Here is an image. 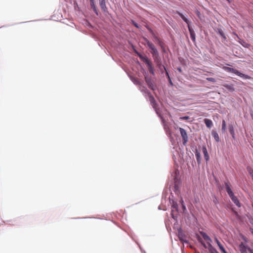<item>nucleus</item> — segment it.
Wrapping results in <instances>:
<instances>
[{
  "mask_svg": "<svg viewBox=\"0 0 253 253\" xmlns=\"http://www.w3.org/2000/svg\"><path fill=\"white\" fill-rule=\"evenodd\" d=\"M222 69L226 71V72H230V73H233L235 74H236V75L241 77V78H243L244 79H252V78L247 75H245L244 74H243L241 72H240L238 70L235 69H234V68H230V67H226V66H224L222 67Z\"/></svg>",
  "mask_w": 253,
  "mask_h": 253,
  "instance_id": "1",
  "label": "nucleus"
},
{
  "mask_svg": "<svg viewBox=\"0 0 253 253\" xmlns=\"http://www.w3.org/2000/svg\"><path fill=\"white\" fill-rule=\"evenodd\" d=\"M144 41L146 42L147 46L151 50V53L153 55L154 60H158L159 59L158 58V51L157 49L156 48L154 44L150 42L146 38H144Z\"/></svg>",
  "mask_w": 253,
  "mask_h": 253,
  "instance_id": "2",
  "label": "nucleus"
},
{
  "mask_svg": "<svg viewBox=\"0 0 253 253\" xmlns=\"http://www.w3.org/2000/svg\"><path fill=\"white\" fill-rule=\"evenodd\" d=\"M139 57L147 65L149 72L152 75H154V70L152 66L151 60L149 59L147 57H142L141 56H139Z\"/></svg>",
  "mask_w": 253,
  "mask_h": 253,
  "instance_id": "3",
  "label": "nucleus"
},
{
  "mask_svg": "<svg viewBox=\"0 0 253 253\" xmlns=\"http://www.w3.org/2000/svg\"><path fill=\"white\" fill-rule=\"evenodd\" d=\"M198 241L202 244V245L205 249H208L210 253H219L217 250L211 245V243H209V246H207L201 238H199Z\"/></svg>",
  "mask_w": 253,
  "mask_h": 253,
  "instance_id": "4",
  "label": "nucleus"
},
{
  "mask_svg": "<svg viewBox=\"0 0 253 253\" xmlns=\"http://www.w3.org/2000/svg\"><path fill=\"white\" fill-rule=\"evenodd\" d=\"M158 58H159V59L158 60H154L155 62L157 64V65L158 67L161 70L162 73L163 72V69L165 70V71L166 72V74H167V76L168 77V78H169V80L170 81V83L172 84V82H171V81L170 80V79L169 78V73L167 71L164 65H162L161 61V58H160V57L159 55H158Z\"/></svg>",
  "mask_w": 253,
  "mask_h": 253,
  "instance_id": "5",
  "label": "nucleus"
},
{
  "mask_svg": "<svg viewBox=\"0 0 253 253\" xmlns=\"http://www.w3.org/2000/svg\"><path fill=\"white\" fill-rule=\"evenodd\" d=\"M179 131H180L181 137L182 138L183 144V145H186V144L187 143V142L188 140V137L187 132L184 129H183L181 127H179Z\"/></svg>",
  "mask_w": 253,
  "mask_h": 253,
  "instance_id": "6",
  "label": "nucleus"
},
{
  "mask_svg": "<svg viewBox=\"0 0 253 253\" xmlns=\"http://www.w3.org/2000/svg\"><path fill=\"white\" fill-rule=\"evenodd\" d=\"M251 249L250 247L246 246L243 242L239 245V250L241 253H247V252H249V249Z\"/></svg>",
  "mask_w": 253,
  "mask_h": 253,
  "instance_id": "7",
  "label": "nucleus"
},
{
  "mask_svg": "<svg viewBox=\"0 0 253 253\" xmlns=\"http://www.w3.org/2000/svg\"><path fill=\"white\" fill-rule=\"evenodd\" d=\"M225 185L227 192L228 193L229 197H230L234 195V193L232 192V191L230 188V182L229 181L225 182Z\"/></svg>",
  "mask_w": 253,
  "mask_h": 253,
  "instance_id": "8",
  "label": "nucleus"
},
{
  "mask_svg": "<svg viewBox=\"0 0 253 253\" xmlns=\"http://www.w3.org/2000/svg\"><path fill=\"white\" fill-rule=\"evenodd\" d=\"M215 242L217 244L218 247H219V250L222 253H227L223 246L221 244V243L219 242V241L217 239L216 237L214 238Z\"/></svg>",
  "mask_w": 253,
  "mask_h": 253,
  "instance_id": "9",
  "label": "nucleus"
},
{
  "mask_svg": "<svg viewBox=\"0 0 253 253\" xmlns=\"http://www.w3.org/2000/svg\"><path fill=\"white\" fill-rule=\"evenodd\" d=\"M200 233L201 236L204 239V240L207 242V246H208L209 243H211V239L206 233L204 232H200Z\"/></svg>",
  "mask_w": 253,
  "mask_h": 253,
  "instance_id": "10",
  "label": "nucleus"
},
{
  "mask_svg": "<svg viewBox=\"0 0 253 253\" xmlns=\"http://www.w3.org/2000/svg\"><path fill=\"white\" fill-rule=\"evenodd\" d=\"M222 86L231 92H232L235 90L234 86L233 84H222Z\"/></svg>",
  "mask_w": 253,
  "mask_h": 253,
  "instance_id": "11",
  "label": "nucleus"
},
{
  "mask_svg": "<svg viewBox=\"0 0 253 253\" xmlns=\"http://www.w3.org/2000/svg\"><path fill=\"white\" fill-rule=\"evenodd\" d=\"M154 42L158 44H159V45L163 48L164 43L161 41L160 38H159L156 35H154Z\"/></svg>",
  "mask_w": 253,
  "mask_h": 253,
  "instance_id": "12",
  "label": "nucleus"
},
{
  "mask_svg": "<svg viewBox=\"0 0 253 253\" xmlns=\"http://www.w3.org/2000/svg\"><path fill=\"white\" fill-rule=\"evenodd\" d=\"M99 1L101 9L104 11H106V10L107 9V7L106 5L105 0H99Z\"/></svg>",
  "mask_w": 253,
  "mask_h": 253,
  "instance_id": "13",
  "label": "nucleus"
},
{
  "mask_svg": "<svg viewBox=\"0 0 253 253\" xmlns=\"http://www.w3.org/2000/svg\"><path fill=\"white\" fill-rule=\"evenodd\" d=\"M202 150H203V154L204 155V158H205L206 161H208L209 159V156L208 152V151L207 150L206 146H203Z\"/></svg>",
  "mask_w": 253,
  "mask_h": 253,
  "instance_id": "14",
  "label": "nucleus"
},
{
  "mask_svg": "<svg viewBox=\"0 0 253 253\" xmlns=\"http://www.w3.org/2000/svg\"><path fill=\"white\" fill-rule=\"evenodd\" d=\"M188 29H189V33H190V37L191 38V40L193 42H195V40H196V36H195V32H194V30L192 29H191L189 26L188 27Z\"/></svg>",
  "mask_w": 253,
  "mask_h": 253,
  "instance_id": "15",
  "label": "nucleus"
},
{
  "mask_svg": "<svg viewBox=\"0 0 253 253\" xmlns=\"http://www.w3.org/2000/svg\"><path fill=\"white\" fill-rule=\"evenodd\" d=\"M230 198L231 199L232 201L234 202V203L237 206H238V207H241V205H240V203L239 200H238L237 198L234 195H233L232 196L230 197Z\"/></svg>",
  "mask_w": 253,
  "mask_h": 253,
  "instance_id": "16",
  "label": "nucleus"
},
{
  "mask_svg": "<svg viewBox=\"0 0 253 253\" xmlns=\"http://www.w3.org/2000/svg\"><path fill=\"white\" fill-rule=\"evenodd\" d=\"M204 123H205L207 127H208L209 128H210L213 125L212 121L211 120L208 119H205Z\"/></svg>",
  "mask_w": 253,
  "mask_h": 253,
  "instance_id": "17",
  "label": "nucleus"
},
{
  "mask_svg": "<svg viewBox=\"0 0 253 253\" xmlns=\"http://www.w3.org/2000/svg\"><path fill=\"white\" fill-rule=\"evenodd\" d=\"M229 132H230L231 135H232V137L233 138H235V131H234V127L232 125H229Z\"/></svg>",
  "mask_w": 253,
  "mask_h": 253,
  "instance_id": "18",
  "label": "nucleus"
},
{
  "mask_svg": "<svg viewBox=\"0 0 253 253\" xmlns=\"http://www.w3.org/2000/svg\"><path fill=\"white\" fill-rule=\"evenodd\" d=\"M211 135L216 142H218L219 141V137L216 131L212 130L211 132Z\"/></svg>",
  "mask_w": 253,
  "mask_h": 253,
  "instance_id": "19",
  "label": "nucleus"
},
{
  "mask_svg": "<svg viewBox=\"0 0 253 253\" xmlns=\"http://www.w3.org/2000/svg\"><path fill=\"white\" fill-rule=\"evenodd\" d=\"M195 156L196 157L197 161L198 164H200L201 163V154L198 151H196L195 152Z\"/></svg>",
  "mask_w": 253,
  "mask_h": 253,
  "instance_id": "20",
  "label": "nucleus"
},
{
  "mask_svg": "<svg viewBox=\"0 0 253 253\" xmlns=\"http://www.w3.org/2000/svg\"><path fill=\"white\" fill-rule=\"evenodd\" d=\"M226 124L225 120H222V127L221 130L222 132H225L226 131Z\"/></svg>",
  "mask_w": 253,
  "mask_h": 253,
  "instance_id": "21",
  "label": "nucleus"
},
{
  "mask_svg": "<svg viewBox=\"0 0 253 253\" xmlns=\"http://www.w3.org/2000/svg\"><path fill=\"white\" fill-rule=\"evenodd\" d=\"M247 169L250 175L251 176L252 179H253V169L250 167H248L247 168Z\"/></svg>",
  "mask_w": 253,
  "mask_h": 253,
  "instance_id": "22",
  "label": "nucleus"
},
{
  "mask_svg": "<svg viewBox=\"0 0 253 253\" xmlns=\"http://www.w3.org/2000/svg\"><path fill=\"white\" fill-rule=\"evenodd\" d=\"M132 81L133 82V83L135 84H137V85H140L141 84V82L137 78H133L132 79Z\"/></svg>",
  "mask_w": 253,
  "mask_h": 253,
  "instance_id": "23",
  "label": "nucleus"
},
{
  "mask_svg": "<svg viewBox=\"0 0 253 253\" xmlns=\"http://www.w3.org/2000/svg\"><path fill=\"white\" fill-rule=\"evenodd\" d=\"M149 100L153 106L156 104L155 98L151 94L149 95Z\"/></svg>",
  "mask_w": 253,
  "mask_h": 253,
  "instance_id": "24",
  "label": "nucleus"
},
{
  "mask_svg": "<svg viewBox=\"0 0 253 253\" xmlns=\"http://www.w3.org/2000/svg\"><path fill=\"white\" fill-rule=\"evenodd\" d=\"M90 5H91V8L93 9V11L96 13V14L97 15H98L97 10L96 8V6L95 5L94 2H91V3L90 4Z\"/></svg>",
  "mask_w": 253,
  "mask_h": 253,
  "instance_id": "25",
  "label": "nucleus"
},
{
  "mask_svg": "<svg viewBox=\"0 0 253 253\" xmlns=\"http://www.w3.org/2000/svg\"><path fill=\"white\" fill-rule=\"evenodd\" d=\"M146 82H147V84H148V85L149 87L151 89H152V90H154V85H153V84H152V83L151 82H150V81H149V82H148V81H147V80H146Z\"/></svg>",
  "mask_w": 253,
  "mask_h": 253,
  "instance_id": "26",
  "label": "nucleus"
},
{
  "mask_svg": "<svg viewBox=\"0 0 253 253\" xmlns=\"http://www.w3.org/2000/svg\"><path fill=\"white\" fill-rule=\"evenodd\" d=\"M218 33L223 38H224V39L226 38V37L224 35V33L222 30H221V29L218 30Z\"/></svg>",
  "mask_w": 253,
  "mask_h": 253,
  "instance_id": "27",
  "label": "nucleus"
},
{
  "mask_svg": "<svg viewBox=\"0 0 253 253\" xmlns=\"http://www.w3.org/2000/svg\"><path fill=\"white\" fill-rule=\"evenodd\" d=\"M206 80L209 82H212V83H215V80L213 78H207Z\"/></svg>",
  "mask_w": 253,
  "mask_h": 253,
  "instance_id": "28",
  "label": "nucleus"
},
{
  "mask_svg": "<svg viewBox=\"0 0 253 253\" xmlns=\"http://www.w3.org/2000/svg\"><path fill=\"white\" fill-rule=\"evenodd\" d=\"M179 15H180V17H181V18H182V19H183L185 22H186V23H188V21H187V18H186L185 16H184V15H182V14H180Z\"/></svg>",
  "mask_w": 253,
  "mask_h": 253,
  "instance_id": "29",
  "label": "nucleus"
},
{
  "mask_svg": "<svg viewBox=\"0 0 253 253\" xmlns=\"http://www.w3.org/2000/svg\"><path fill=\"white\" fill-rule=\"evenodd\" d=\"M179 119L181 120H187L189 119V116H184V117H180Z\"/></svg>",
  "mask_w": 253,
  "mask_h": 253,
  "instance_id": "30",
  "label": "nucleus"
},
{
  "mask_svg": "<svg viewBox=\"0 0 253 253\" xmlns=\"http://www.w3.org/2000/svg\"><path fill=\"white\" fill-rule=\"evenodd\" d=\"M132 22V24L135 27H136L137 28H139V26H138V25L134 21H131Z\"/></svg>",
  "mask_w": 253,
  "mask_h": 253,
  "instance_id": "31",
  "label": "nucleus"
},
{
  "mask_svg": "<svg viewBox=\"0 0 253 253\" xmlns=\"http://www.w3.org/2000/svg\"><path fill=\"white\" fill-rule=\"evenodd\" d=\"M148 30H149V32L152 34L153 36L154 37V35H155V34H154L153 30L150 28H148Z\"/></svg>",
  "mask_w": 253,
  "mask_h": 253,
  "instance_id": "32",
  "label": "nucleus"
},
{
  "mask_svg": "<svg viewBox=\"0 0 253 253\" xmlns=\"http://www.w3.org/2000/svg\"><path fill=\"white\" fill-rule=\"evenodd\" d=\"M227 1H228V2L229 3H230L231 2H232V1H234V0H226Z\"/></svg>",
  "mask_w": 253,
  "mask_h": 253,
  "instance_id": "33",
  "label": "nucleus"
},
{
  "mask_svg": "<svg viewBox=\"0 0 253 253\" xmlns=\"http://www.w3.org/2000/svg\"><path fill=\"white\" fill-rule=\"evenodd\" d=\"M250 253H253V249H249Z\"/></svg>",
  "mask_w": 253,
  "mask_h": 253,
  "instance_id": "34",
  "label": "nucleus"
},
{
  "mask_svg": "<svg viewBox=\"0 0 253 253\" xmlns=\"http://www.w3.org/2000/svg\"><path fill=\"white\" fill-rule=\"evenodd\" d=\"M251 233L253 234V229H251Z\"/></svg>",
  "mask_w": 253,
  "mask_h": 253,
  "instance_id": "35",
  "label": "nucleus"
},
{
  "mask_svg": "<svg viewBox=\"0 0 253 253\" xmlns=\"http://www.w3.org/2000/svg\"><path fill=\"white\" fill-rule=\"evenodd\" d=\"M207 72H208V73H210V74H212V75H213V73H211V72H208V71Z\"/></svg>",
  "mask_w": 253,
  "mask_h": 253,
  "instance_id": "36",
  "label": "nucleus"
},
{
  "mask_svg": "<svg viewBox=\"0 0 253 253\" xmlns=\"http://www.w3.org/2000/svg\"><path fill=\"white\" fill-rule=\"evenodd\" d=\"M90 4L91 2H94V0H90Z\"/></svg>",
  "mask_w": 253,
  "mask_h": 253,
  "instance_id": "37",
  "label": "nucleus"
},
{
  "mask_svg": "<svg viewBox=\"0 0 253 253\" xmlns=\"http://www.w3.org/2000/svg\"><path fill=\"white\" fill-rule=\"evenodd\" d=\"M178 71H179V72H181V69H180V68H178Z\"/></svg>",
  "mask_w": 253,
  "mask_h": 253,
  "instance_id": "38",
  "label": "nucleus"
},
{
  "mask_svg": "<svg viewBox=\"0 0 253 253\" xmlns=\"http://www.w3.org/2000/svg\"><path fill=\"white\" fill-rule=\"evenodd\" d=\"M244 240L246 242H247V241L246 240V239L245 238H244Z\"/></svg>",
  "mask_w": 253,
  "mask_h": 253,
  "instance_id": "39",
  "label": "nucleus"
},
{
  "mask_svg": "<svg viewBox=\"0 0 253 253\" xmlns=\"http://www.w3.org/2000/svg\"><path fill=\"white\" fill-rule=\"evenodd\" d=\"M235 214H236V215L237 216H238V214H237V212H235Z\"/></svg>",
  "mask_w": 253,
  "mask_h": 253,
  "instance_id": "40",
  "label": "nucleus"
},
{
  "mask_svg": "<svg viewBox=\"0 0 253 253\" xmlns=\"http://www.w3.org/2000/svg\"><path fill=\"white\" fill-rule=\"evenodd\" d=\"M251 116H252V119H253V115H251Z\"/></svg>",
  "mask_w": 253,
  "mask_h": 253,
  "instance_id": "41",
  "label": "nucleus"
}]
</instances>
